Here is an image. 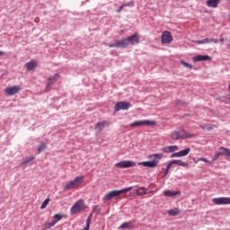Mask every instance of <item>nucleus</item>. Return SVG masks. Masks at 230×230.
I'll list each match as a JSON object with an SVG mask.
<instances>
[{"instance_id": "nucleus-1", "label": "nucleus", "mask_w": 230, "mask_h": 230, "mask_svg": "<svg viewBox=\"0 0 230 230\" xmlns=\"http://www.w3.org/2000/svg\"><path fill=\"white\" fill-rule=\"evenodd\" d=\"M84 179V175L75 177L74 180L66 182V184L63 187V190H66V191L69 190H78L80 186H82Z\"/></svg>"}, {"instance_id": "nucleus-2", "label": "nucleus", "mask_w": 230, "mask_h": 230, "mask_svg": "<svg viewBox=\"0 0 230 230\" xmlns=\"http://www.w3.org/2000/svg\"><path fill=\"white\" fill-rule=\"evenodd\" d=\"M162 157H163V155L155 154L150 156L151 161L140 162L138 164L140 166H145L147 168H156Z\"/></svg>"}, {"instance_id": "nucleus-3", "label": "nucleus", "mask_w": 230, "mask_h": 230, "mask_svg": "<svg viewBox=\"0 0 230 230\" xmlns=\"http://www.w3.org/2000/svg\"><path fill=\"white\" fill-rule=\"evenodd\" d=\"M131 190H132V187H128L119 190H111L110 193L104 196L103 200H112L114 197H119V195L123 193H127V191H130Z\"/></svg>"}, {"instance_id": "nucleus-4", "label": "nucleus", "mask_w": 230, "mask_h": 230, "mask_svg": "<svg viewBox=\"0 0 230 230\" xmlns=\"http://www.w3.org/2000/svg\"><path fill=\"white\" fill-rule=\"evenodd\" d=\"M85 209V201L84 199L77 200L70 209L71 215H77Z\"/></svg>"}, {"instance_id": "nucleus-5", "label": "nucleus", "mask_w": 230, "mask_h": 230, "mask_svg": "<svg viewBox=\"0 0 230 230\" xmlns=\"http://www.w3.org/2000/svg\"><path fill=\"white\" fill-rule=\"evenodd\" d=\"M120 40L122 42V48H127L129 44L132 46H134V44H139V36H137V33H135L128 39H122Z\"/></svg>"}, {"instance_id": "nucleus-6", "label": "nucleus", "mask_w": 230, "mask_h": 230, "mask_svg": "<svg viewBox=\"0 0 230 230\" xmlns=\"http://www.w3.org/2000/svg\"><path fill=\"white\" fill-rule=\"evenodd\" d=\"M172 139L179 140V139H187L190 136L186 133L184 129H177L171 133Z\"/></svg>"}, {"instance_id": "nucleus-7", "label": "nucleus", "mask_w": 230, "mask_h": 230, "mask_svg": "<svg viewBox=\"0 0 230 230\" xmlns=\"http://www.w3.org/2000/svg\"><path fill=\"white\" fill-rule=\"evenodd\" d=\"M224 155L225 157L230 158V150L229 148H226L224 146H221L219 148V152H217L212 158V163H215V161H218L220 156Z\"/></svg>"}, {"instance_id": "nucleus-8", "label": "nucleus", "mask_w": 230, "mask_h": 230, "mask_svg": "<svg viewBox=\"0 0 230 230\" xmlns=\"http://www.w3.org/2000/svg\"><path fill=\"white\" fill-rule=\"evenodd\" d=\"M143 125H147L149 127H154L157 125V122L155 120H138L131 123L129 127H141Z\"/></svg>"}, {"instance_id": "nucleus-9", "label": "nucleus", "mask_w": 230, "mask_h": 230, "mask_svg": "<svg viewBox=\"0 0 230 230\" xmlns=\"http://www.w3.org/2000/svg\"><path fill=\"white\" fill-rule=\"evenodd\" d=\"M130 107H132V104H130V102H119L115 104L114 111L115 112H118L119 111H128Z\"/></svg>"}, {"instance_id": "nucleus-10", "label": "nucleus", "mask_w": 230, "mask_h": 230, "mask_svg": "<svg viewBox=\"0 0 230 230\" xmlns=\"http://www.w3.org/2000/svg\"><path fill=\"white\" fill-rule=\"evenodd\" d=\"M22 88L20 85H13L9 86L4 89V93L8 94V96H13L14 94H17L20 91H22Z\"/></svg>"}, {"instance_id": "nucleus-11", "label": "nucleus", "mask_w": 230, "mask_h": 230, "mask_svg": "<svg viewBox=\"0 0 230 230\" xmlns=\"http://www.w3.org/2000/svg\"><path fill=\"white\" fill-rule=\"evenodd\" d=\"M172 41L173 37L172 36V32L164 31L162 34V44H171Z\"/></svg>"}, {"instance_id": "nucleus-12", "label": "nucleus", "mask_w": 230, "mask_h": 230, "mask_svg": "<svg viewBox=\"0 0 230 230\" xmlns=\"http://www.w3.org/2000/svg\"><path fill=\"white\" fill-rule=\"evenodd\" d=\"M117 168H132L136 166V163L134 161H121L115 164Z\"/></svg>"}, {"instance_id": "nucleus-13", "label": "nucleus", "mask_w": 230, "mask_h": 230, "mask_svg": "<svg viewBox=\"0 0 230 230\" xmlns=\"http://www.w3.org/2000/svg\"><path fill=\"white\" fill-rule=\"evenodd\" d=\"M212 202L216 204V206H224L230 204V198H214Z\"/></svg>"}, {"instance_id": "nucleus-14", "label": "nucleus", "mask_w": 230, "mask_h": 230, "mask_svg": "<svg viewBox=\"0 0 230 230\" xmlns=\"http://www.w3.org/2000/svg\"><path fill=\"white\" fill-rule=\"evenodd\" d=\"M190 152H191V149L190 147L183 149L178 153H173L171 155V157H186V155H188V154H190Z\"/></svg>"}, {"instance_id": "nucleus-15", "label": "nucleus", "mask_w": 230, "mask_h": 230, "mask_svg": "<svg viewBox=\"0 0 230 230\" xmlns=\"http://www.w3.org/2000/svg\"><path fill=\"white\" fill-rule=\"evenodd\" d=\"M105 127H109V121L107 120H102L99 121L95 125V130H98V132H102Z\"/></svg>"}, {"instance_id": "nucleus-16", "label": "nucleus", "mask_w": 230, "mask_h": 230, "mask_svg": "<svg viewBox=\"0 0 230 230\" xmlns=\"http://www.w3.org/2000/svg\"><path fill=\"white\" fill-rule=\"evenodd\" d=\"M193 62H206V60H211L209 56L198 55L192 58Z\"/></svg>"}, {"instance_id": "nucleus-17", "label": "nucleus", "mask_w": 230, "mask_h": 230, "mask_svg": "<svg viewBox=\"0 0 230 230\" xmlns=\"http://www.w3.org/2000/svg\"><path fill=\"white\" fill-rule=\"evenodd\" d=\"M58 74H56L53 76H50L48 78V84H47V91H49V87H51V85H53V84H55V82H57V80H58Z\"/></svg>"}, {"instance_id": "nucleus-18", "label": "nucleus", "mask_w": 230, "mask_h": 230, "mask_svg": "<svg viewBox=\"0 0 230 230\" xmlns=\"http://www.w3.org/2000/svg\"><path fill=\"white\" fill-rule=\"evenodd\" d=\"M195 44H208L209 42H214L215 44H218V40L217 39H204V40H196L194 41Z\"/></svg>"}, {"instance_id": "nucleus-19", "label": "nucleus", "mask_w": 230, "mask_h": 230, "mask_svg": "<svg viewBox=\"0 0 230 230\" xmlns=\"http://www.w3.org/2000/svg\"><path fill=\"white\" fill-rule=\"evenodd\" d=\"M221 1L222 0H208L207 6L209 8H218V4H220Z\"/></svg>"}, {"instance_id": "nucleus-20", "label": "nucleus", "mask_w": 230, "mask_h": 230, "mask_svg": "<svg viewBox=\"0 0 230 230\" xmlns=\"http://www.w3.org/2000/svg\"><path fill=\"white\" fill-rule=\"evenodd\" d=\"M177 150H179V146H168L164 148V152H165V154H172L173 152H177Z\"/></svg>"}, {"instance_id": "nucleus-21", "label": "nucleus", "mask_w": 230, "mask_h": 230, "mask_svg": "<svg viewBox=\"0 0 230 230\" xmlns=\"http://www.w3.org/2000/svg\"><path fill=\"white\" fill-rule=\"evenodd\" d=\"M170 164L173 166V164H177V166H183L184 168L188 167L189 164L186 162H182V160H172Z\"/></svg>"}, {"instance_id": "nucleus-22", "label": "nucleus", "mask_w": 230, "mask_h": 230, "mask_svg": "<svg viewBox=\"0 0 230 230\" xmlns=\"http://www.w3.org/2000/svg\"><path fill=\"white\" fill-rule=\"evenodd\" d=\"M25 66L28 71H33L37 67V61H30L26 63Z\"/></svg>"}, {"instance_id": "nucleus-23", "label": "nucleus", "mask_w": 230, "mask_h": 230, "mask_svg": "<svg viewBox=\"0 0 230 230\" xmlns=\"http://www.w3.org/2000/svg\"><path fill=\"white\" fill-rule=\"evenodd\" d=\"M177 195H181V191H172V190L164 191V197H177Z\"/></svg>"}, {"instance_id": "nucleus-24", "label": "nucleus", "mask_w": 230, "mask_h": 230, "mask_svg": "<svg viewBox=\"0 0 230 230\" xmlns=\"http://www.w3.org/2000/svg\"><path fill=\"white\" fill-rule=\"evenodd\" d=\"M108 48H123V43L121 42V40H117L114 44L110 43L107 44Z\"/></svg>"}, {"instance_id": "nucleus-25", "label": "nucleus", "mask_w": 230, "mask_h": 230, "mask_svg": "<svg viewBox=\"0 0 230 230\" xmlns=\"http://www.w3.org/2000/svg\"><path fill=\"white\" fill-rule=\"evenodd\" d=\"M132 227H134L132 222H125L122 225H120L119 229H132Z\"/></svg>"}, {"instance_id": "nucleus-26", "label": "nucleus", "mask_w": 230, "mask_h": 230, "mask_svg": "<svg viewBox=\"0 0 230 230\" xmlns=\"http://www.w3.org/2000/svg\"><path fill=\"white\" fill-rule=\"evenodd\" d=\"M56 221H51L49 223H44L42 226L43 230L51 229V227H54L56 226Z\"/></svg>"}, {"instance_id": "nucleus-27", "label": "nucleus", "mask_w": 230, "mask_h": 230, "mask_svg": "<svg viewBox=\"0 0 230 230\" xmlns=\"http://www.w3.org/2000/svg\"><path fill=\"white\" fill-rule=\"evenodd\" d=\"M167 213H168L169 217H177V215H180L181 210L178 208H174V209L168 210Z\"/></svg>"}, {"instance_id": "nucleus-28", "label": "nucleus", "mask_w": 230, "mask_h": 230, "mask_svg": "<svg viewBox=\"0 0 230 230\" xmlns=\"http://www.w3.org/2000/svg\"><path fill=\"white\" fill-rule=\"evenodd\" d=\"M137 195H138L139 197H143V195H147L148 192H146V190H145V188L140 187L139 189H137L136 190Z\"/></svg>"}, {"instance_id": "nucleus-29", "label": "nucleus", "mask_w": 230, "mask_h": 230, "mask_svg": "<svg viewBox=\"0 0 230 230\" xmlns=\"http://www.w3.org/2000/svg\"><path fill=\"white\" fill-rule=\"evenodd\" d=\"M62 218H64V215H62V214H56V215L54 216V220H53V222H56V224H57V223H58V222H60V220H62Z\"/></svg>"}, {"instance_id": "nucleus-30", "label": "nucleus", "mask_w": 230, "mask_h": 230, "mask_svg": "<svg viewBox=\"0 0 230 230\" xmlns=\"http://www.w3.org/2000/svg\"><path fill=\"white\" fill-rule=\"evenodd\" d=\"M217 128L216 125L208 124L207 126H201V128L206 129V130H213V128Z\"/></svg>"}, {"instance_id": "nucleus-31", "label": "nucleus", "mask_w": 230, "mask_h": 230, "mask_svg": "<svg viewBox=\"0 0 230 230\" xmlns=\"http://www.w3.org/2000/svg\"><path fill=\"white\" fill-rule=\"evenodd\" d=\"M172 164L169 162L168 163V164H167V166H166V169H165V171H164V175H163V177H165L166 175H168V172H170V170L172 169Z\"/></svg>"}, {"instance_id": "nucleus-32", "label": "nucleus", "mask_w": 230, "mask_h": 230, "mask_svg": "<svg viewBox=\"0 0 230 230\" xmlns=\"http://www.w3.org/2000/svg\"><path fill=\"white\" fill-rule=\"evenodd\" d=\"M48 204H49V199H46L40 206V209H46L48 208Z\"/></svg>"}, {"instance_id": "nucleus-33", "label": "nucleus", "mask_w": 230, "mask_h": 230, "mask_svg": "<svg viewBox=\"0 0 230 230\" xmlns=\"http://www.w3.org/2000/svg\"><path fill=\"white\" fill-rule=\"evenodd\" d=\"M44 150H46V143H41L38 147V152L40 154V152H44Z\"/></svg>"}, {"instance_id": "nucleus-34", "label": "nucleus", "mask_w": 230, "mask_h": 230, "mask_svg": "<svg viewBox=\"0 0 230 230\" xmlns=\"http://www.w3.org/2000/svg\"><path fill=\"white\" fill-rule=\"evenodd\" d=\"M181 64H182V66H184V67H187L188 69H193V66L186 61H181Z\"/></svg>"}, {"instance_id": "nucleus-35", "label": "nucleus", "mask_w": 230, "mask_h": 230, "mask_svg": "<svg viewBox=\"0 0 230 230\" xmlns=\"http://www.w3.org/2000/svg\"><path fill=\"white\" fill-rule=\"evenodd\" d=\"M33 159H35V156H31L29 158H26L22 164H28V163H31V161H33Z\"/></svg>"}, {"instance_id": "nucleus-36", "label": "nucleus", "mask_w": 230, "mask_h": 230, "mask_svg": "<svg viewBox=\"0 0 230 230\" xmlns=\"http://www.w3.org/2000/svg\"><path fill=\"white\" fill-rule=\"evenodd\" d=\"M91 217H93V214H91L89 217H88V218H87V220H86V228H88L89 229V227H91Z\"/></svg>"}, {"instance_id": "nucleus-37", "label": "nucleus", "mask_w": 230, "mask_h": 230, "mask_svg": "<svg viewBox=\"0 0 230 230\" xmlns=\"http://www.w3.org/2000/svg\"><path fill=\"white\" fill-rule=\"evenodd\" d=\"M198 161H203V163H207V164H213V161L209 162L207 158H199Z\"/></svg>"}, {"instance_id": "nucleus-38", "label": "nucleus", "mask_w": 230, "mask_h": 230, "mask_svg": "<svg viewBox=\"0 0 230 230\" xmlns=\"http://www.w3.org/2000/svg\"><path fill=\"white\" fill-rule=\"evenodd\" d=\"M93 213H100V207L98 205H95L93 207Z\"/></svg>"}, {"instance_id": "nucleus-39", "label": "nucleus", "mask_w": 230, "mask_h": 230, "mask_svg": "<svg viewBox=\"0 0 230 230\" xmlns=\"http://www.w3.org/2000/svg\"><path fill=\"white\" fill-rule=\"evenodd\" d=\"M123 8H125V5L122 4V5L117 10L118 13H119V12H121V11L123 10Z\"/></svg>"}, {"instance_id": "nucleus-40", "label": "nucleus", "mask_w": 230, "mask_h": 230, "mask_svg": "<svg viewBox=\"0 0 230 230\" xmlns=\"http://www.w3.org/2000/svg\"><path fill=\"white\" fill-rule=\"evenodd\" d=\"M219 42H225V40H224V38H222L220 40H219Z\"/></svg>"}, {"instance_id": "nucleus-41", "label": "nucleus", "mask_w": 230, "mask_h": 230, "mask_svg": "<svg viewBox=\"0 0 230 230\" xmlns=\"http://www.w3.org/2000/svg\"><path fill=\"white\" fill-rule=\"evenodd\" d=\"M129 4H123V6H129Z\"/></svg>"}, {"instance_id": "nucleus-42", "label": "nucleus", "mask_w": 230, "mask_h": 230, "mask_svg": "<svg viewBox=\"0 0 230 230\" xmlns=\"http://www.w3.org/2000/svg\"><path fill=\"white\" fill-rule=\"evenodd\" d=\"M3 55H4V52L0 50V56H3Z\"/></svg>"}, {"instance_id": "nucleus-43", "label": "nucleus", "mask_w": 230, "mask_h": 230, "mask_svg": "<svg viewBox=\"0 0 230 230\" xmlns=\"http://www.w3.org/2000/svg\"><path fill=\"white\" fill-rule=\"evenodd\" d=\"M199 160H194V163H199Z\"/></svg>"}]
</instances>
